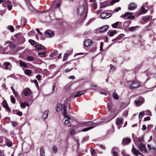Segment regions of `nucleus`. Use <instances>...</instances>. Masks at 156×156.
Wrapping results in <instances>:
<instances>
[{
	"mask_svg": "<svg viewBox=\"0 0 156 156\" xmlns=\"http://www.w3.org/2000/svg\"><path fill=\"white\" fill-rule=\"evenodd\" d=\"M150 17L148 16H146L143 18V20L145 21H147L149 19Z\"/></svg>",
	"mask_w": 156,
	"mask_h": 156,
	"instance_id": "8fccbe9b",
	"label": "nucleus"
},
{
	"mask_svg": "<svg viewBox=\"0 0 156 156\" xmlns=\"http://www.w3.org/2000/svg\"><path fill=\"white\" fill-rule=\"evenodd\" d=\"M139 27L137 26H136L135 27H129V30L131 31H133L135 30V29Z\"/></svg>",
	"mask_w": 156,
	"mask_h": 156,
	"instance_id": "c9c22d12",
	"label": "nucleus"
},
{
	"mask_svg": "<svg viewBox=\"0 0 156 156\" xmlns=\"http://www.w3.org/2000/svg\"><path fill=\"white\" fill-rule=\"evenodd\" d=\"M112 106V105L111 103H110L108 104L107 107L109 111L111 109V107Z\"/></svg>",
	"mask_w": 156,
	"mask_h": 156,
	"instance_id": "864d4df0",
	"label": "nucleus"
},
{
	"mask_svg": "<svg viewBox=\"0 0 156 156\" xmlns=\"http://www.w3.org/2000/svg\"><path fill=\"white\" fill-rule=\"evenodd\" d=\"M41 76L40 74H38V75H37V76H36V78L38 80H41Z\"/></svg>",
	"mask_w": 156,
	"mask_h": 156,
	"instance_id": "13d9d810",
	"label": "nucleus"
},
{
	"mask_svg": "<svg viewBox=\"0 0 156 156\" xmlns=\"http://www.w3.org/2000/svg\"><path fill=\"white\" fill-rule=\"evenodd\" d=\"M62 108V105L60 103H58L57 104L56 107V111L57 112H59L61 111Z\"/></svg>",
	"mask_w": 156,
	"mask_h": 156,
	"instance_id": "dca6fc26",
	"label": "nucleus"
},
{
	"mask_svg": "<svg viewBox=\"0 0 156 156\" xmlns=\"http://www.w3.org/2000/svg\"><path fill=\"white\" fill-rule=\"evenodd\" d=\"M92 43V41L90 39L87 40L84 43L85 47H89Z\"/></svg>",
	"mask_w": 156,
	"mask_h": 156,
	"instance_id": "9d476101",
	"label": "nucleus"
},
{
	"mask_svg": "<svg viewBox=\"0 0 156 156\" xmlns=\"http://www.w3.org/2000/svg\"><path fill=\"white\" fill-rule=\"evenodd\" d=\"M20 65L21 66H23L25 68H27V67L26 63L22 60L19 61Z\"/></svg>",
	"mask_w": 156,
	"mask_h": 156,
	"instance_id": "a211bd4d",
	"label": "nucleus"
},
{
	"mask_svg": "<svg viewBox=\"0 0 156 156\" xmlns=\"http://www.w3.org/2000/svg\"><path fill=\"white\" fill-rule=\"evenodd\" d=\"M11 98V101L12 103L14 104L16 102L15 99L13 97V96L12 95H11L10 96Z\"/></svg>",
	"mask_w": 156,
	"mask_h": 156,
	"instance_id": "c03bdc74",
	"label": "nucleus"
},
{
	"mask_svg": "<svg viewBox=\"0 0 156 156\" xmlns=\"http://www.w3.org/2000/svg\"><path fill=\"white\" fill-rule=\"evenodd\" d=\"M121 9V8L120 7H119L118 8H116V9H115L114 10V11L115 12H117L119 11V10H120Z\"/></svg>",
	"mask_w": 156,
	"mask_h": 156,
	"instance_id": "052dcab7",
	"label": "nucleus"
},
{
	"mask_svg": "<svg viewBox=\"0 0 156 156\" xmlns=\"http://www.w3.org/2000/svg\"><path fill=\"white\" fill-rule=\"evenodd\" d=\"M107 6V5L106 3H103L102 5H101V8H103L106 7Z\"/></svg>",
	"mask_w": 156,
	"mask_h": 156,
	"instance_id": "6e6d98bb",
	"label": "nucleus"
},
{
	"mask_svg": "<svg viewBox=\"0 0 156 156\" xmlns=\"http://www.w3.org/2000/svg\"><path fill=\"white\" fill-rule=\"evenodd\" d=\"M147 76H148L149 77H151V78L153 77V74H151V73H148L147 74Z\"/></svg>",
	"mask_w": 156,
	"mask_h": 156,
	"instance_id": "774afa93",
	"label": "nucleus"
},
{
	"mask_svg": "<svg viewBox=\"0 0 156 156\" xmlns=\"http://www.w3.org/2000/svg\"><path fill=\"white\" fill-rule=\"evenodd\" d=\"M35 47L36 49H46V47L42 46L41 44L37 45H36Z\"/></svg>",
	"mask_w": 156,
	"mask_h": 156,
	"instance_id": "bb28decb",
	"label": "nucleus"
},
{
	"mask_svg": "<svg viewBox=\"0 0 156 156\" xmlns=\"http://www.w3.org/2000/svg\"><path fill=\"white\" fill-rule=\"evenodd\" d=\"M69 54L68 53H66L64 54L63 59V61H66L68 58L69 56Z\"/></svg>",
	"mask_w": 156,
	"mask_h": 156,
	"instance_id": "f704fd0d",
	"label": "nucleus"
},
{
	"mask_svg": "<svg viewBox=\"0 0 156 156\" xmlns=\"http://www.w3.org/2000/svg\"><path fill=\"white\" fill-rule=\"evenodd\" d=\"M12 125L13 126H16L17 125V123L16 122L13 121L12 122Z\"/></svg>",
	"mask_w": 156,
	"mask_h": 156,
	"instance_id": "680f3d73",
	"label": "nucleus"
},
{
	"mask_svg": "<svg viewBox=\"0 0 156 156\" xmlns=\"http://www.w3.org/2000/svg\"><path fill=\"white\" fill-rule=\"evenodd\" d=\"M52 151L53 152L55 153H56L57 152V148L55 146H53L52 147Z\"/></svg>",
	"mask_w": 156,
	"mask_h": 156,
	"instance_id": "de8ad7c7",
	"label": "nucleus"
},
{
	"mask_svg": "<svg viewBox=\"0 0 156 156\" xmlns=\"http://www.w3.org/2000/svg\"><path fill=\"white\" fill-rule=\"evenodd\" d=\"M29 42L32 45L36 43L35 41L32 39L29 40Z\"/></svg>",
	"mask_w": 156,
	"mask_h": 156,
	"instance_id": "5fc2aeb1",
	"label": "nucleus"
},
{
	"mask_svg": "<svg viewBox=\"0 0 156 156\" xmlns=\"http://www.w3.org/2000/svg\"><path fill=\"white\" fill-rule=\"evenodd\" d=\"M28 104L26 102H23L20 104V106L22 108H25L26 106H28Z\"/></svg>",
	"mask_w": 156,
	"mask_h": 156,
	"instance_id": "cd10ccee",
	"label": "nucleus"
},
{
	"mask_svg": "<svg viewBox=\"0 0 156 156\" xmlns=\"http://www.w3.org/2000/svg\"><path fill=\"white\" fill-rule=\"evenodd\" d=\"M40 156H45V152L43 147H41L40 149Z\"/></svg>",
	"mask_w": 156,
	"mask_h": 156,
	"instance_id": "5701e85b",
	"label": "nucleus"
},
{
	"mask_svg": "<svg viewBox=\"0 0 156 156\" xmlns=\"http://www.w3.org/2000/svg\"><path fill=\"white\" fill-rule=\"evenodd\" d=\"M25 73L27 75H30L31 74V72L30 70L27 69L25 70Z\"/></svg>",
	"mask_w": 156,
	"mask_h": 156,
	"instance_id": "79ce46f5",
	"label": "nucleus"
},
{
	"mask_svg": "<svg viewBox=\"0 0 156 156\" xmlns=\"http://www.w3.org/2000/svg\"><path fill=\"white\" fill-rule=\"evenodd\" d=\"M38 55L41 57H44L46 56L45 52H43L41 53H38Z\"/></svg>",
	"mask_w": 156,
	"mask_h": 156,
	"instance_id": "ea45409f",
	"label": "nucleus"
},
{
	"mask_svg": "<svg viewBox=\"0 0 156 156\" xmlns=\"http://www.w3.org/2000/svg\"><path fill=\"white\" fill-rule=\"evenodd\" d=\"M128 114V111L126 110L123 112V115L125 117H126Z\"/></svg>",
	"mask_w": 156,
	"mask_h": 156,
	"instance_id": "603ef678",
	"label": "nucleus"
},
{
	"mask_svg": "<svg viewBox=\"0 0 156 156\" xmlns=\"http://www.w3.org/2000/svg\"><path fill=\"white\" fill-rule=\"evenodd\" d=\"M115 69V67L112 65H110V72H113Z\"/></svg>",
	"mask_w": 156,
	"mask_h": 156,
	"instance_id": "a18cd8bd",
	"label": "nucleus"
},
{
	"mask_svg": "<svg viewBox=\"0 0 156 156\" xmlns=\"http://www.w3.org/2000/svg\"><path fill=\"white\" fill-rule=\"evenodd\" d=\"M96 126L95 125L94 126H91L85 128L83 129L81 131L82 132H86V131H87L88 130H89L91 129H92L93 128H94V127H95Z\"/></svg>",
	"mask_w": 156,
	"mask_h": 156,
	"instance_id": "aec40b11",
	"label": "nucleus"
},
{
	"mask_svg": "<svg viewBox=\"0 0 156 156\" xmlns=\"http://www.w3.org/2000/svg\"><path fill=\"white\" fill-rule=\"evenodd\" d=\"M139 149L140 151L142 152L145 153L146 151L145 146L143 143L140 144L139 146Z\"/></svg>",
	"mask_w": 156,
	"mask_h": 156,
	"instance_id": "6e6552de",
	"label": "nucleus"
},
{
	"mask_svg": "<svg viewBox=\"0 0 156 156\" xmlns=\"http://www.w3.org/2000/svg\"><path fill=\"white\" fill-rule=\"evenodd\" d=\"M145 112H141L139 113V119L140 121L141 120L144 115L145 114Z\"/></svg>",
	"mask_w": 156,
	"mask_h": 156,
	"instance_id": "7c9ffc66",
	"label": "nucleus"
},
{
	"mask_svg": "<svg viewBox=\"0 0 156 156\" xmlns=\"http://www.w3.org/2000/svg\"><path fill=\"white\" fill-rule=\"evenodd\" d=\"M136 7V5L134 3H131L128 6L129 9L130 10H133Z\"/></svg>",
	"mask_w": 156,
	"mask_h": 156,
	"instance_id": "2eb2a0df",
	"label": "nucleus"
},
{
	"mask_svg": "<svg viewBox=\"0 0 156 156\" xmlns=\"http://www.w3.org/2000/svg\"><path fill=\"white\" fill-rule=\"evenodd\" d=\"M26 58L28 61H32L34 59V57L32 56H28L26 57Z\"/></svg>",
	"mask_w": 156,
	"mask_h": 156,
	"instance_id": "a19ab883",
	"label": "nucleus"
},
{
	"mask_svg": "<svg viewBox=\"0 0 156 156\" xmlns=\"http://www.w3.org/2000/svg\"><path fill=\"white\" fill-rule=\"evenodd\" d=\"M147 11V10H146L144 7V6H143L142 7V8L140 11V13L141 14H144L146 13Z\"/></svg>",
	"mask_w": 156,
	"mask_h": 156,
	"instance_id": "473e14b6",
	"label": "nucleus"
},
{
	"mask_svg": "<svg viewBox=\"0 0 156 156\" xmlns=\"http://www.w3.org/2000/svg\"><path fill=\"white\" fill-rule=\"evenodd\" d=\"M128 105L127 104H125L124 102H121L120 105V108H124L126 107Z\"/></svg>",
	"mask_w": 156,
	"mask_h": 156,
	"instance_id": "2f4dec72",
	"label": "nucleus"
},
{
	"mask_svg": "<svg viewBox=\"0 0 156 156\" xmlns=\"http://www.w3.org/2000/svg\"><path fill=\"white\" fill-rule=\"evenodd\" d=\"M63 115L65 118L68 119H70V116L67 115V112L66 110V105H65L64 106Z\"/></svg>",
	"mask_w": 156,
	"mask_h": 156,
	"instance_id": "423d86ee",
	"label": "nucleus"
},
{
	"mask_svg": "<svg viewBox=\"0 0 156 156\" xmlns=\"http://www.w3.org/2000/svg\"><path fill=\"white\" fill-rule=\"evenodd\" d=\"M83 94V91H78L77 93L74 95V97H77L80 96V95Z\"/></svg>",
	"mask_w": 156,
	"mask_h": 156,
	"instance_id": "c756f323",
	"label": "nucleus"
},
{
	"mask_svg": "<svg viewBox=\"0 0 156 156\" xmlns=\"http://www.w3.org/2000/svg\"><path fill=\"white\" fill-rule=\"evenodd\" d=\"M112 96L113 98L115 100H117L119 98L118 96L115 91L112 94Z\"/></svg>",
	"mask_w": 156,
	"mask_h": 156,
	"instance_id": "c85d7f7f",
	"label": "nucleus"
},
{
	"mask_svg": "<svg viewBox=\"0 0 156 156\" xmlns=\"http://www.w3.org/2000/svg\"><path fill=\"white\" fill-rule=\"evenodd\" d=\"M8 30H10L12 32H13L14 31V27L12 26H9L8 27Z\"/></svg>",
	"mask_w": 156,
	"mask_h": 156,
	"instance_id": "58836bf2",
	"label": "nucleus"
},
{
	"mask_svg": "<svg viewBox=\"0 0 156 156\" xmlns=\"http://www.w3.org/2000/svg\"><path fill=\"white\" fill-rule=\"evenodd\" d=\"M4 64L5 66V69H9L10 68V67H11V65L10 62H6L4 63Z\"/></svg>",
	"mask_w": 156,
	"mask_h": 156,
	"instance_id": "6ab92c4d",
	"label": "nucleus"
},
{
	"mask_svg": "<svg viewBox=\"0 0 156 156\" xmlns=\"http://www.w3.org/2000/svg\"><path fill=\"white\" fill-rule=\"evenodd\" d=\"M111 16V14H108L105 13H102L101 14V16L102 19L108 18Z\"/></svg>",
	"mask_w": 156,
	"mask_h": 156,
	"instance_id": "9b49d317",
	"label": "nucleus"
},
{
	"mask_svg": "<svg viewBox=\"0 0 156 156\" xmlns=\"http://www.w3.org/2000/svg\"><path fill=\"white\" fill-rule=\"evenodd\" d=\"M7 4V1H5V2L3 3L2 5L4 7H6Z\"/></svg>",
	"mask_w": 156,
	"mask_h": 156,
	"instance_id": "338daca9",
	"label": "nucleus"
},
{
	"mask_svg": "<svg viewBox=\"0 0 156 156\" xmlns=\"http://www.w3.org/2000/svg\"><path fill=\"white\" fill-rule=\"evenodd\" d=\"M143 136L139 137H136L134 139V141L136 143H138L142 141L143 140Z\"/></svg>",
	"mask_w": 156,
	"mask_h": 156,
	"instance_id": "f3484780",
	"label": "nucleus"
},
{
	"mask_svg": "<svg viewBox=\"0 0 156 156\" xmlns=\"http://www.w3.org/2000/svg\"><path fill=\"white\" fill-rule=\"evenodd\" d=\"M49 111L48 110H46L45 111L42 115V118L44 119H45L48 117Z\"/></svg>",
	"mask_w": 156,
	"mask_h": 156,
	"instance_id": "ddd939ff",
	"label": "nucleus"
},
{
	"mask_svg": "<svg viewBox=\"0 0 156 156\" xmlns=\"http://www.w3.org/2000/svg\"><path fill=\"white\" fill-rule=\"evenodd\" d=\"M14 95L16 96V97H18V94L17 93V92H16L15 90L13 91V92Z\"/></svg>",
	"mask_w": 156,
	"mask_h": 156,
	"instance_id": "69168bd1",
	"label": "nucleus"
},
{
	"mask_svg": "<svg viewBox=\"0 0 156 156\" xmlns=\"http://www.w3.org/2000/svg\"><path fill=\"white\" fill-rule=\"evenodd\" d=\"M45 33L48 37H52L54 36V33L52 31L49 30H48L46 31Z\"/></svg>",
	"mask_w": 156,
	"mask_h": 156,
	"instance_id": "4468645a",
	"label": "nucleus"
},
{
	"mask_svg": "<svg viewBox=\"0 0 156 156\" xmlns=\"http://www.w3.org/2000/svg\"><path fill=\"white\" fill-rule=\"evenodd\" d=\"M59 5L58 4H57L56 5H55V3L54 2L52 3V6L51 7L52 8H56L58 7Z\"/></svg>",
	"mask_w": 156,
	"mask_h": 156,
	"instance_id": "37998d69",
	"label": "nucleus"
},
{
	"mask_svg": "<svg viewBox=\"0 0 156 156\" xmlns=\"http://www.w3.org/2000/svg\"><path fill=\"white\" fill-rule=\"evenodd\" d=\"M145 112H146V113H145V114L149 115V116H151V112L148 110L147 111Z\"/></svg>",
	"mask_w": 156,
	"mask_h": 156,
	"instance_id": "4d7b16f0",
	"label": "nucleus"
},
{
	"mask_svg": "<svg viewBox=\"0 0 156 156\" xmlns=\"http://www.w3.org/2000/svg\"><path fill=\"white\" fill-rule=\"evenodd\" d=\"M132 14V13H129L128 12H126L124 15H121L120 16V17L125 18L127 17V19L133 20L134 18V16H133L130 15Z\"/></svg>",
	"mask_w": 156,
	"mask_h": 156,
	"instance_id": "7ed1b4c3",
	"label": "nucleus"
},
{
	"mask_svg": "<svg viewBox=\"0 0 156 156\" xmlns=\"http://www.w3.org/2000/svg\"><path fill=\"white\" fill-rule=\"evenodd\" d=\"M108 26L106 25L100 28L99 30L100 32H103L107 31L108 29Z\"/></svg>",
	"mask_w": 156,
	"mask_h": 156,
	"instance_id": "1a4fd4ad",
	"label": "nucleus"
},
{
	"mask_svg": "<svg viewBox=\"0 0 156 156\" xmlns=\"http://www.w3.org/2000/svg\"><path fill=\"white\" fill-rule=\"evenodd\" d=\"M12 6L11 5H8L7 6V9L9 10H11L12 9Z\"/></svg>",
	"mask_w": 156,
	"mask_h": 156,
	"instance_id": "e2e57ef3",
	"label": "nucleus"
},
{
	"mask_svg": "<svg viewBox=\"0 0 156 156\" xmlns=\"http://www.w3.org/2000/svg\"><path fill=\"white\" fill-rule=\"evenodd\" d=\"M119 23V22H116L112 24V27L114 28H116L117 27V25H118Z\"/></svg>",
	"mask_w": 156,
	"mask_h": 156,
	"instance_id": "09e8293b",
	"label": "nucleus"
},
{
	"mask_svg": "<svg viewBox=\"0 0 156 156\" xmlns=\"http://www.w3.org/2000/svg\"><path fill=\"white\" fill-rule=\"evenodd\" d=\"M135 102L136 105L137 106H140L144 102V99L142 98H140L138 100L135 101Z\"/></svg>",
	"mask_w": 156,
	"mask_h": 156,
	"instance_id": "0eeeda50",
	"label": "nucleus"
},
{
	"mask_svg": "<svg viewBox=\"0 0 156 156\" xmlns=\"http://www.w3.org/2000/svg\"><path fill=\"white\" fill-rule=\"evenodd\" d=\"M33 82L36 86L37 87H38L39 86L37 81L36 80H33Z\"/></svg>",
	"mask_w": 156,
	"mask_h": 156,
	"instance_id": "bf43d9fd",
	"label": "nucleus"
},
{
	"mask_svg": "<svg viewBox=\"0 0 156 156\" xmlns=\"http://www.w3.org/2000/svg\"><path fill=\"white\" fill-rule=\"evenodd\" d=\"M140 83L137 80L133 81L129 86L130 89H136L140 87Z\"/></svg>",
	"mask_w": 156,
	"mask_h": 156,
	"instance_id": "f03ea898",
	"label": "nucleus"
},
{
	"mask_svg": "<svg viewBox=\"0 0 156 156\" xmlns=\"http://www.w3.org/2000/svg\"><path fill=\"white\" fill-rule=\"evenodd\" d=\"M6 44H8L7 46V48H13L15 47V45L13 44L12 43H6Z\"/></svg>",
	"mask_w": 156,
	"mask_h": 156,
	"instance_id": "b1692460",
	"label": "nucleus"
},
{
	"mask_svg": "<svg viewBox=\"0 0 156 156\" xmlns=\"http://www.w3.org/2000/svg\"><path fill=\"white\" fill-rule=\"evenodd\" d=\"M123 119L122 118H117L116 122V123L118 125H119L121 124L123 122Z\"/></svg>",
	"mask_w": 156,
	"mask_h": 156,
	"instance_id": "412c9836",
	"label": "nucleus"
},
{
	"mask_svg": "<svg viewBox=\"0 0 156 156\" xmlns=\"http://www.w3.org/2000/svg\"><path fill=\"white\" fill-rule=\"evenodd\" d=\"M122 141V144H128L130 142V140L129 138H124L123 139Z\"/></svg>",
	"mask_w": 156,
	"mask_h": 156,
	"instance_id": "4be33fe9",
	"label": "nucleus"
},
{
	"mask_svg": "<svg viewBox=\"0 0 156 156\" xmlns=\"http://www.w3.org/2000/svg\"><path fill=\"white\" fill-rule=\"evenodd\" d=\"M116 33L117 32L115 30H114L111 32L108 31V34L109 35L110 37H112L116 34Z\"/></svg>",
	"mask_w": 156,
	"mask_h": 156,
	"instance_id": "393cba45",
	"label": "nucleus"
},
{
	"mask_svg": "<svg viewBox=\"0 0 156 156\" xmlns=\"http://www.w3.org/2000/svg\"><path fill=\"white\" fill-rule=\"evenodd\" d=\"M132 152L134 155L136 156H138V154L140 155H141V153L139 152V151L135 149L133 145Z\"/></svg>",
	"mask_w": 156,
	"mask_h": 156,
	"instance_id": "39448f33",
	"label": "nucleus"
},
{
	"mask_svg": "<svg viewBox=\"0 0 156 156\" xmlns=\"http://www.w3.org/2000/svg\"><path fill=\"white\" fill-rule=\"evenodd\" d=\"M3 102V105L4 108L7 109H9V107L6 101L5 100H4Z\"/></svg>",
	"mask_w": 156,
	"mask_h": 156,
	"instance_id": "a878e982",
	"label": "nucleus"
},
{
	"mask_svg": "<svg viewBox=\"0 0 156 156\" xmlns=\"http://www.w3.org/2000/svg\"><path fill=\"white\" fill-rule=\"evenodd\" d=\"M123 36V35L122 34H121L119 35L115 38L112 40V41H114L115 40L118 41L121 37H122Z\"/></svg>",
	"mask_w": 156,
	"mask_h": 156,
	"instance_id": "e433bc0d",
	"label": "nucleus"
},
{
	"mask_svg": "<svg viewBox=\"0 0 156 156\" xmlns=\"http://www.w3.org/2000/svg\"><path fill=\"white\" fill-rule=\"evenodd\" d=\"M71 119H66L65 122V124L68 125V126H69L70 125V122L69 121V120H70Z\"/></svg>",
	"mask_w": 156,
	"mask_h": 156,
	"instance_id": "4c0bfd02",
	"label": "nucleus"
},
{
	"mask_svg": "<svg viewBox=\"0 0 156 156\" xmlns=\"http://www.w3.org/2000/svg\"><path fill=\"white\" fill-rule=\"evenodd\" d=\"M7 145L8 147H10L12 145V143L11 142H9L7 143Z\"/></svg>",
	"mask_w": 156,
	"mask_h": 156,
	"instance_id": "0e129e2a",
	"label": "nucleus"
},
{
	"mask_svg": "<svg viewBox=\"0 0 156 156\" xmlns=\"http://www.w3.org/2000/svg\"><path fill=\"white\" fill-rule=\"evenodd\" d=\"M91 154L92 156H96L97 155L96 153L94 150L93 149L91 151Z\"/></svg>",
	"mask_w": 156,
	"mask_h": 156,
	"instance_id": "49530a36",
	"label": "nucleus"
},
{
	"mask_svg": "<svg viewBox=\"0 0 156 156\" xmlns=\"http://www.w3.org/2000/svg\"><path fill=\"white\" fill-rule=\"evenodd\" d=\"M98 124H99V123H97L95 124L91 121H89V122H84L83 123V124L84 125H85L86 126H88L91 125L92 124H93L94 125V126H94L95 125L96 126L97 125H99Z\"/></svg>",
	"mask_w": 156,
	"mask_h": 156,
	"instance_id": "f8f14e48",
	"label": "nucleus"
},
{
	"mask_svg": "<svg viewBox=\"0 0 156 156\" xmlns=\"http://www.w3.org/2000/svg\"><path fill=\"white\" fill-rule=\"evenodd\" d=\"M23 93L24 96L27 97L30 95L32 93L30 89L28 88L24 89L23 90Z\"/></svg>",
	"mask_w": 156,
	"mask_h": 156,
	"instance_id": "20e7f679",
	"label": "nucleus"
},
{
	"mask_svg": "<svg viewBox=\"0 0 156 156\" xmlns=\"http://www.w3.org/2000/svg\"><path fill=\"white\" fill-rule=\"evenodd\" d=\"M119 0H112L111 2V4L112 5H113L116 2H119Z\"/></svg>",
	"mask_w": 156,
	"mask_h": 156,
	"instance_id": "3c124183",
	"label": "nucleus"
},
{
	"mask_svg": "<svg viewBox=\"0 0 156 156\" xmlns=\"http://www.w3.org/2000/svg\"><path fill=\"white\" fill-rule=\"evenodd\" d=\"M115 148L117 149V148L113 147L112 149V151H113L112 154L114 156H117L118 155V153L117 152L115 151Z\"/></svg>",
	"mask_w": 156,
	"mask_h": 156,
	"instance_id": "72a5a7b5",
	"label": "nucleus"
},
{
	"mask_svg": "<svg viewBox=\"0 0 156 156\" xmlns=\"http://www.w3.org/2000/svg\"><path fill=\"white\" fill-rule=\"evenodd\" d=\"M78 13L82 18L83 19H85L87 16V14L86 12H84V7L82 5L80 6L79 7L78 11Z\"/></svg>",
	"mask_w": 156,
	"mask_h": 156,
	"instance_id": "f257e3e1",
	"label": "nucleus"
}]
</instances>
